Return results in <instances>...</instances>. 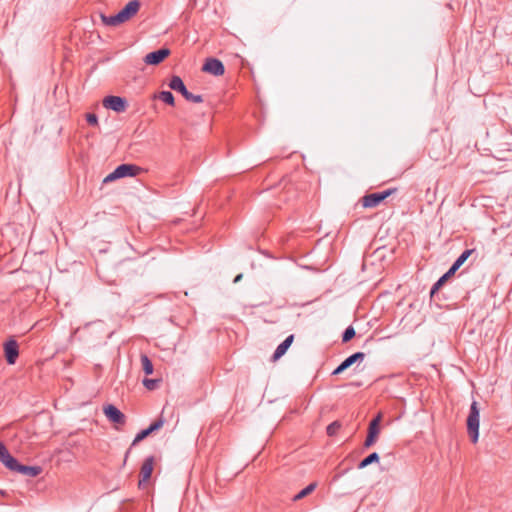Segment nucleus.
Returning a JSON list of instances; mask_svg holds the SVG:
<instances>
[{
	"mask_svg": "<svg viewBox=\"0 0 512 512\" xmlns=\"http://www.w3.org/2000/svg\"><path fill=\"white\" fill-rule=\"evenodd\" d=\"M467 433L472 443H477L479 439V425H480V409L477 401H473L470 405L469 414L467 417Z\"/></svg>",
	"mask_w": 512,
	"mask_h": 512,
	"instance_id": "1",
	"label": "nucleus"
},
{
	"mask_svg": "<svg viewBox=\"0 0 512 512\" xmlns=\"http://www.w3.org/2000/svg\"><path fill=\"white\" fill-rule=\"evenodd\" d=\"M168 86L171 90L179 92L187 101L193 103H201L203 102L202 95H195L188 91L181 77L177 75H173L168 83Z\"/></svg>",
	"mask_w": 512,
	"mask_h": 512,
	"instance_id": "2",
	"label": "nucleus"
},
{
	"mask_svg": "<svg viewBox=\"0 0 512 512\" xmlns=\"http://www.w3.org/2000/svg\"><path fill=\"white\" fill-rule=\"evenodd\" d=\"M396 191V188H389L381 192L366 194L361 198L362 206L364 208L377 207L380 203H382L385 199L394 194Z\"/></svg>",
	"mask_w": 512,
	"mask_h": 512,
	"instance_id": "3",
	"label": "nucleus"
},
{
	"mask_svg": "<svg viewBox=\"0 0 512 512\" xmlns=\"http://www.w3.org/2000/svg\"><path fill=\"white\" fill-rule=\"evenodd\" d=\"M164 418L162 416H160L158 419H156L154 422H152L146 429H143L141 430L139 433H137V435L135 436L131 446H135L137 443H139L140 441L144 440L145 438H147L149 435H151L153 432L155 431H158L159 429H161L164 425ZM131 448L130 447L126 453H125V457H124V464H126V461H127V458L131 452Z\"/></svg>",
	"mask_w": 512,
	"mask_h": 512,
	"instance_id": "4",
	"label": "nucleus"
},
{
	"mask_svg": "<svg viewBox=\"0 0 512 512\" xmlns=\"http://www.w3.org/2000/svg\"><path fill=\"white\" fill-rule=\"evenodd\" d=\"M381 421L382 414L379 413L369 422L367 436L363 444L364 448H370L377 441L380 433Z\"/></svg>",
	"mask_w": 512,
	"mask_h": 512,
	"instance_id": "5",
	"label": "nucleus"
},
{
	"mask_svg": "<svg viewBox=\"0 0 512 512\" xmlns=\"http://www.w3.org/2000/svg\"><path fill=\"white\" fill-rule=\"evenodd\" d=\"M102 104L106 109L113 110L117 113L125 112L128 106V102L124 97L114 95L106 96Z\"/></svg>",
	"mask_w": 512,
	"mask_h": 512,
	"instance_id": "6",
	"label": "nucleus"
},
{
	"mask_svg": "<svg viewBox=\"0 0 512 512\" xmlns=\"http://www.w3.org/2000/svg\"><path fill=\"white\" fill-rule=\"evenodd\" d=\"M103 413L106 418L114 424L124 425L126 423V416L115 405L108 404L103 407Z\"/></svg>",
	"mask_w": 512,
	"mask_h": 512,
	"instance_id": "7",
	"label": "nucleus"
},
{
	"mask_svg": "<svg viewBox=\"0 0 512 512\" xmlns=\"http://www.w3.org/2000/svg\"><path fill=\"white\" fill-rule=\"evenodd\" d=\"M202 71L214 76H222L225 73L224 64L217 58H207Z\"/></svg>",
	"mask_w": 512,
	"mask_h": 512,
	"instance_id": "8",
	"label": "nucleus"
},
{
	"mask_svg": "<svg viewBox=\"0 0 512 512\" xmlns=\"http://www.w3.org/2000/svg\"><path fill=\"white\" fill-rule=\"evenodd\" d=\"M4 354L9 365L16 363L19 356V345L15 339L11 338L4 343Z\"/></svg>",
	"mask_w": 512,
	"mask_h": 512,
	"instance_id": "9",
	"label": "nucleus"
},
{
	"mask_svg": "<svg viewBox=\"0 0 512 512\" xmlns=\"http://www.w3.org/2000/svg\"><path fill=\"white\" fill-rule=\"evenodd\" d=\"M171 51L168 48H160L156 51L148 53L144 57V62L147 65H158L163 62L169 55Z\"/></svg>",
	"mask_w": 512,
	"mask_h": 512,
	"instance_id": "10",
	"label": "nucleus"
},
{
	"mask_svg": "<svg viewBox=\"0 0 512 512\" xmlns=\"http://www.w3.org/2000/svg\"><path fill=\"white\" fill-rule=\"evenodd\" d=\"M153 465H154V457L153 456H149L144 460V462L141 466V469H140V477L141 478L138 483L139 488H141L142 485L150 479L152 472H153Z\"/></svg>",
	"mask_w": 512,
	"mask_h": 512,
	"instance_id": "11",
	"label": "nucleus"
},
{
	"mask_svg": "<svg viewBox=\"0 0 512 512\" xmlns=\"http://www.w3.org/2000/svg\"><path fill=\"white\" fill-rule=\"evenodd\" d=\"M0 461L11 471H13L19 463L18 460L10 454L3 442H0Z\"/></svg>",
	"mask_w": 512,
	"mask_h": 512,
	"instance_id": "12",
	"label": "nucleus"
},
{
	"mask_svg": "<svg viewBox=\"0 0 512 512\" xmlns=\"http://www.w3.org/2000/svg\"><path fill=\"white\" fill-rule=\"evenodd\" d=\"M117 173L119 174L120 178L124 177H135L139 175L142 172V168L135 165V164H121L116 167Z\"/></svg>",
	"mask_w": 512,
	"mask_h": 512,
	"instance_id": "13",
	"label": "nucleus"
},
{
	"mask_svg": "<svg viewBox=\"0 0 512 512\" xmlns=\"http://www.w3.org/2000/svg\"><path fill=\"white\" fill-rule=\"evenodd\" d=\"M101 20H102L103 24H105L107 26H112V27L119 26V25L125 23L126 21H128L127 17H125V15L121 12V10L117 14L111 15V16H106L105 14H101Z\"/></svg>",
	"mask_w": 512,
	"mask_h": 512,
	"instance_id": "14",
	"label": "nucleus"
},
{
	"mask_svg": "<svg viewBox=\"0 0 512 512\" xmlns=\"http://www.w3.org/2000/svg\"><path fill=\"white\" fill-rule=\"evenodd\" d=\"M13 471L28 477H36L42 472V468L40 466H29L18 463Z\"/></svg>",
	"mask_w": 512,
	"mask_h": 512,
	"instance_id": "15",
	"label": "nucleus"
},
{
	"mask_svg": "<svg viewBox=\"0 0 512 512\" xmlns=\"http://www.w3.org/2000/svg\"><path fill=\"white\" fill-rule=\"evenodd\" d=\"M294 340V335H289L282 343H280L272 355V360L277 361L280 359L291 346Z\"/></svg>",
	"mask_w": 512,
	"mask_h": 512,
	"instance_id": "16",
	"label": "nucleus"
},
{
	"mask_svg": "<svg viewBox=\"0 0 512 512\" xmlns=\"http://www.w3.org/2000/svg\"><path fill=\"white\" fill-rule=\"evenodd\" d=\"M457 269H455L452 265L448 269L446 273H444L436 283L431 288L430 294L433 296L437 291L441 289V287L448 281L449 278H451L455 273Z\"/></svg>",
	"mask_w": 512,
	"mask_h": 512,
	"instance_id": "17",
	"label": "nucleus"
},
{
	"mask_svg": "<svg viewBox=\"0 0 512 512\" xmlns=\"http://www.w3.org/2000/svg\"><path fill=\"white\" fill-rule=\"evenodd\" d=\"M140 3L137 0L129 1L122 9L121 12L130 20L133 16L137 14L140 9Z\"/></svg>",
	"mask_w": 512,
	"mask_h": 512,
	"instance_id": "18",
	"label": "nucleus"
},
{
	"mask_svg": "<svg viewBox=\"0 0 512 512\" xmlns=\"http://www.w3.org/2000/svg\"><path fill=\"white\" fill-rule=\"evenodd\" d=\"M379 459H380V457H379L378 453L373 452V453L369 454L368 456H366L364 459H362L358 463L357 467H358V469H364L373 463L379 462Z\"/></svg>",
	"mask_w": 512,
	"mask_h": 512,
	"instance_id": "19",
	"label": "nucleus"
},
{
	"mask_svg": "<svg viewBox=\"0 0 512 512\" xmlns=\"http://www.w3.org/2000/svg\"><path fill=\"white\" fill-rule=\"evenodd\" d=\"M316 487H317V483L316 482L310 483L308 486H306L304 489H302L300 492H298L293 497V501H298V500H301L304 497L308 496L309 494H311L316 489Z\"/></svg>",
	"mask_w": 512,
	"mask_h": 512,
	"instance_id": "20",
	"label": "nucleus"
},
{
	"mask_svg": "<svg viewBox=\"0 0 512 512\" xmlns=\"http://www.w3.org/2000/svg\"><path fill=\"white\" fill-rule=\"evenodd\" d=\"M140 360H141V364H142V370L144 371V373L146 375L152 374L154 371V368H153V363L150 360V358L146 354H141Z\"/></svg>",
	"mask_w": 512,
	"mask_h": 512,
	"instance_id": "21",
	"label": "nucleus"
},
{
	"mask_svg": "<svg viewBox=\"0 0 512 512\" xmlns=\"http://www.w3.org/2000/svg\"><path fill=\"white\" fill-rule=\"evenodd\" d=\"M474 252V249H467L463 251L460 256L455 260V262L452 264V266L455 269H459L465 261L469 258V256Z\"/></svg>",
	"mask_w": 512,
	"mask_h": 512,
	"instance_id": "22",
	"label": "nucleus"
},
{
	"mask_svg": "<svg viewBox=\"0 0 512 512\" xmlns=\"http://www.w3.org/2000/svg\"><path fill=\"white\" fill-rule=\"evenodd\" d=\"M155 97L160 99L161 101H163L167 105L174 106V104H175L174 95L170 91H161Z\"/></svg>",
	"mask_w": 512,
	"mask_h": 512,
	"instance_id": "23",
	"label": "nucleus"
},
{
	"mask_svg": "<svg viewBox=\"0 0 512 512\" xmlns=\"http://www.w3.org/2000/svg\"><path fill=\"white\" fill-rule=\"evenodd\" d=\"M364 358H365V353H363V352H356V353L348 356L343 362L345 363V366H347L349 368L354 363L363 361Z\"/></svg>",
	"mask_w": 512,
	"mask_h": 512,
	"instance_id": "24",
	"label": "nucleus"
},
{
	"mask_svg": "<svg viewBox=\"0 0 512 512\" xmlns=\"http://www.w3.org/2000/svg\"><path fill=\"white\" fill-rule=\"evenodd\" d=\"M161 381V379L144 378L142 383L146 389L153 391L158 388Z\"/></svg>",
	"mask_w": 512,
	"mask_h": 512,
	"instance_id": "25",
	"label": "nucleus"
},
{
	"mask_svg": "<svg viewBox=\"0 0 512 512\" xmlns=\"http://www.w3.org/2000/svg\"><path fill=\"white\" fill-rule=\"evenodd\" d=\"M355 334H356V332H355V329L353 328V326H348L342 334V342L343 343L349 342L352 338L355 337Z\"/></svg>",
	"mask_w": 512,
	"mask_h": 512,
	"instance_id": "26",
	"label": "nucleus"
},
{
	"mask_svg": "<svg viewBox=\"0 0 512 512\" xmlns=\"http://www.w3.org/2000/svg\"><path fill=\"white\" fill-rule=\"evenodd\" d=\"M340 427H341V424L338 421H334L327 426L326 432L329 436H333L337 433V431L340 429Z\"/></svg>",
	"mask_w": 512,
	"mask_h": 512,
	"instance_id": "27",
	"label": "nucleus"
},
{
	"mask_svg": "<svg viewBox=\"0 0 512 512\" xmlns=\"http://www.w3.org/2000/svg\"><path fill=\"white\" fill-rule=\"evenodd\" d=\"M86 121H87V123L89 125L94 126V127L98 126V124H99L98 123V117L94 113H87L86 114Z\"/></svg>",
	"mask_w": 512,
	"mask_h": 512,
	"instance_id": "28",
	"label": "nucleus"
},
{
	"mask_svg": "<svg viewBox=\"0 0 512 512\" xmlns=\"http://www.w3.org/2000/svg\"><path fill=\"white\" fill-rule=\"evenodd\" d=\"M117 179H120V177H119V174L117 173V170L115 169L112 173L108 174L104 178L103 182L104 183H109V182H112V181L117 180Z\"/></svg>",
	"mask_w": 512,
	"mask_h": 512,
	"instance_id": "29",
	"label": "nucleus"
},
{
	"mask_svg": "<svg viewBox=\"0 0 512 512\" xmlns=\"http://www.w3.org/2000/svg\"><path fill=\"white\" fill-rule=\"evenodd\" d=\"M346 369H348L347 366H345V363L342 361L332 372V375H339L342 372H344Z\"/></svg>",
	"mask_w": 512,
	"mask_h": 512,
	"instance_id": "30",
	"label": "nucleus"
},
{
	"mask_svg": "<svg viewBox=\"0 0 512 512\" xmlns=\"http://www.w3.org/2000/svg\"><path fill=\"white\" fill-rule=\"evenodd\" d=\"M242 277H243V274H238V275L234 278L233 282H234V283H238V282L242 279Z\"/></svg>",
	"mask_w": 512,
	"mask_h": 512,
	"instance_id": "31",
	"label": "nucleus"
}]
</instances>
